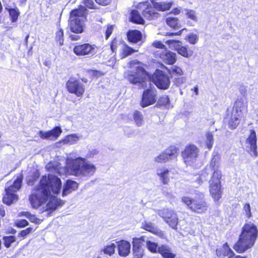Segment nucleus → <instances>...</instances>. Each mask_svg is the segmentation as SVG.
<instances>
[{
    "label": "nucleus",
    "mask_w": 258,
    "mask_h": 258,
    "mask_svg": "<svg viewBox=\"0 0 258 258\" xmlns=\"http://www.w3.org/2000/svg\"><path fill=\"white\" fill-rule=\"evenodd\" d=\"M61 187L60 179L55 175L42 176L39 184L32 190L29 200L32 207L40 208L41 212L54 211L61 205V201L55 197Z\"/></svg>",
    "instance_id": "f257e3e1"
},
{
    "label": "nucleus",
    "mask_w": 258,
    "mask_h": 258,
    "mask_svg": "<svg viewBox=\"0 0 258 258\" xmlns=\"http://www.w3.org/2000/svg\"><path fill=\"white\" fill-rule=\"evenodd\" d=\"M48 171L57 173L60 175L68 174L87 179L93 176L96 171L95 165L81 157H68L66 159V167L60 166L57 162H50L46 165Z\"/></svg>",
    "instance_id": "f03ea898"
},
{
    "label": "nucleus",
    "mask_w": 258,
    "mask_h": 258,
    "mask_svg": "<svg viewBox=\"0 0 258 258\" xmlns=\"http://www.w3.org/2000/svg\"><path fill=\"white\" fill-rule=\"evenodd\" d=\"M257 236L256 225L250 222L246 223L243 226L239 239L233 248L238 253L244 252L254 245Z\"/></svg>",
    "instance_id": "7ed1b4c3"
},
{
    "label": "nucleus",
    "mask_w": 258,
    "mask_h": 258,
    "mask_svg": "<svg viewBox=\"0 0 258 258\" xmlns=\"http://www.w3.org/2000/svg\"><path fill=\"white\" fill-rule=\"evenodd\" d=\"M142 66L139 61L134 60L130 63L131 70L125 73V77L131 83L138 85L140 88H145L151 85L150 76Z\"/></svg>",
    "instance_id": "20e7f679"
},
{
    "label": "nucleus",
    "mask_w": 258,
    "mask_h": 258,
    "mask_svg": "<svg viewBox=\"0 0 258 258\" xmlns=\"http://www.w3.org/2000/svg\"><path fill=\"white\" fill-rule=\"evenodd\" d=\"M244 108L243 101L238 100L232 109L227 110L225 119L230 129L234 130L238 126L243 116V110Z\"/></svg>",
    "instance_id": "39448f33"
},
{
    "label": "nucleus",
    "mask_w": 258,
    "mask_h": 258,
    "mask_svg": "<svg viewBox=\"0 0 258 258\" xmlns=\"http://www.w3.org/2000/svg\"><path fill=\"white\" fill-rule=\"evenodd\" d=\"M86 11L85 7H81L71 12L69 25L72 32L77 34L83 32Z\"/></svg>",
    "instance_id": "423d86ee"
},
{
    "label": "nucleus",
    "mask_w": 258,
    "mask_h": 258,
    "mask_svg": "<svg viewBox=\"0 0 258 258\" xmlns=\"http://www.w3.org/2000/svg\"><path fill=\"white\" fill-rule=\"evenodd\" d=\"M22 178V175H20L14 181L13 185H10L7 188H6V194L4 196L3 199V202L5 204L8 205H10L13 203L17 201L18 197L17 195L15 194V192H16L20 189L21 187Z\"/></svg>",
    "instance_id": "0eeeda50"
},
{
    "label": "nucleus",
    "mask_w": 258,
    "mask_h": 258,
    "mask_svg": "<svg viewBox=\"0 0 258 258\" xmlns=\"http://www.w3.org/2000/svg\"><path fill=\"white\" fill-rule=\"evenodd\" d=\"M181 202L191 211L198 214L206 213L209 207L208 204L202 199H191L184 196L181 198Z\"/></svg>",
    "instance_id": "6e6552de"
},
{
    "label": "nucleus",
    "mask_w": 258,
    "mask_h": 258,
    "mask_svg": "<svg viewBox=\"0 0 258 258\" xmlns=\"http://www.w3.org/2000/svg\"><path fill=\"white\" fill-rule=\"evenodd\" d=\"M157 214L171 228L173 229H176L178 223L176 212L171 209H164L162 210H158Z\"/></svg>",
    "instance_id": "1a4fd4ad"
},
{
    "label": "nucleus",
    "mask_w": 258,
    "mask_h": 258,
    "mask_svg": "<svg viewBox=\"0 0 258 258\" xmlns=\"http://www.w3.org/2000/svg\"><path fill=\"white\" fill-rule=\"evenodd\" d=\"M199 155V148L194 145H189L185 147L182 152L184 163L187 165H192L196 162Z\"/></svg>",
    "instance_id": "9d476101"
},
{
    "label": "nucleus",
    "mask_w": 258,
    "mask_h": 258,
    "mask_svg": "<svg viewBox=\"0 0 258 258\" xmlns=\"http://www.w3.org/2000/svg\"><path fill=\"white\" fill-rule=\"evenodd\" d=\"M219 173L216 172L214 176H212L210 182V191L212 198L215 201H218L222 196V191L221 190L220 179Z\"/></svg>",
    "instance_id": "9b49d317"
},
{
    "label": "nucleus",
    "mask_w": 258,
    "mask_h": 258,
    "mask_svg": "<svg viewBox=\"0 0 258 258\" xmlns=\"http://www.w3.org/2000/svg\"><path fill=\"white\" fill-rule=\"evenodd\" d=\"M178 149L175 146H170L163 152L155 156L154 161L158 163H165L169 160L175 159L178 155Z\"/></svg>",
    "instance_id": "f8f14e48"
},
{
    "label": "nucleus",
    "mask_w": 258,
    "mask_h": 258,
    "mask_svg": "<svg viewBox=\"0 0 258 258\" xmlns=\"http://www.w3.org/2000/svg\"><path fill=\"white\" fill-rule=\"evenodd\" d=\"M153 82L160 89H167L170 84L169 78L162 71L156 70L153 75Z\"/></svg>",
    "instance_id": "ddd939ff"
},
{
    "label": "nucleus",
    "mask_w": 258,
    "mask_h": 258,
    "mask_svg": "<svg viewBox=\"0 0 258 258\" xmlns=\"http://www.w3.org/2000/svg\"><path fill=\"white\" fill-rule=\"evenodd\" d=\"M157 91L155 87L145 90L143 93L140 104L142 107H146L154 104L157 100Z\"/></svg>",
    "instance_id": "4468645a"
},
{
    "label": "nucleus",
    "mask_w": 258,
    "mask_h": 258,
    "mask_svg": "<svg viewBox=\"0 0 258 258\" xmlns=\"http://www.w3.org/2000/svg\"><path fill=\"white\" fill-rule=\"evenodd\" d=\"M68 91L78 97L82 96L85 92L84 85L78 80L71 78L66 84Z\"/></svg>",
    "instance_id": "2eb2a0df"
},
{
    "label": "nucleus",
    "mask_w": 258,
    "mask_h": 258,
    "mask_svg": "<svg viewBox=\"0 0 258 258\" xmlns=\"http://www.w3.org/2000/svg\"><path fill=\"white\" fill-rule=\"evenodd\" d=\"M148 2L140 3L138 5V9L142 11V14L147 19L152 20L158 17L159 14L151 7H149Z\"/></svg>",
    "instance_id": "dca6fc26"
},
{
    "label": "nucleus",
    "mask_w": 258,
    "mask_h": 258,
    "mask_svg": "<svg viewBox=\"0 0 258 258\" xmlns=\"http://www.w3.org/2000/svg\"><path fill=\"white\" fill-rule=\"evenodd\" d=\"M96 48L94 45L85 43L75 46L74 48V53L78 55H93L96 53Z\"/></svg>",
    "instance_id": "f3484780"
},
{
    "label": "nucleus",
    "mask_w": 258,
    "mask_h": 258,
    "mask_svg": "<svg viewBox=\"0 0 258 258\" xmlns=\"http://www.w3.org/2000/svg\"><path fill=\"white\" fill-rule=\"evenodd\" d=\"M158 55L164 63L168 64H173L176 61V54L167 49L159 52Z\"/></svg>",
    "instance_id": "a211bd4d"
},
{
    "label": "nucleus",
    "mask_w": 258,
    "mask_h": 258,
    "mask_svg": "<svg viewBox=\"0 0 258 258\" xmlns=\"http://www.w3.org/2000/svg\"><path fill=\"white\" fill-rule=\"evenodd\" d=\"M116 243L119 255L121 257H126L131 252V243L124 240H120Z\"/></svg>",
    "instance_id": "6ab92c4d"
},
{
    "label": "nucleus",
    "mask_w": 258,
    "mask_h": 258,
    "mask_svg": "<svg viewBox=\"0 0 258 258\" xmlns=\"http://www.w3.org/2000/svg\"><path fill=\"white\" fill-rule=\"evenodd\" d=\"M62 131L60 127L56 126L48 132L39 131V135L42 139L55 140L61 134Z\"/></svg>",
    "instance_id": "aec40b11"
},
{
    "label": "nucleus",
    "mask_w": 258,
    "mask_h": 258,
    "mask_svg": "<svg viewBox=\"0 0 258 258\" xmlns=\"http://www.w3.org/2000/svg\"><path fill=\"white\" fill-rule=\"evenodd\" d=\"M247 147L249 148V151L252 156H256V138L254 131H250L249 136L246 140Z\"/></svg>",
    "instance_id": "412c9836"
},
{
    "label": "nucleus",
    "mask_w": 258,
    "mask_h": 258,
    "mask_svg": "<svg viewBox=\"0 0 258 258\" xmlns=\"http://www.w3.org/2000/svg\"><path fill=\"white\" fill-rule=\"evenodd\" d=\"M220 161V156L217 153H214L210 165L207 166L212 171V176H214V174L216 172L219 173L220 176H221V171L219 170Z\"/></svg>",
    "instance_id": "4be33fe9"
},
{
    "label": "nucleus",
    "mask_w": 258,
    "mask_h": 258,
    "mask_svg": "<svg viewBox=\"0 0 258 258\" xmlns=\"http://www.w3.org/2000/svg\"><path fill=\"white\" fill-rule=\"evenodd\" d=\"M233 251L230 249L227 243H225L223 246L216 250V254L219 258H228L233 254Z\"/></svg>",
    "instance_id": "5701e85b"
},
{
    "label": "nucleus",
    "mask_w": 258,
    "mask_h": 258,
    "mask_svg": "<svg viewBox=\"0 0 258 258\" xmlns=\"http://www.w3.org/2000/svg\"><path fill=\"white\" fill-rule=\"evenodd\" d=\"M142 227L144 229L157 235L161 236L163 234L162 232L158 229L154 223L150 221H145L142 224Z\"/></svg>",
    "instance_id": "b1692460"
},
{
    "label": "nucleus",
    "mask_w": 258,
    "mask_h": 258,
    "mask_svg": "<svg viewBox=\"0 0 258 258\" xmlns=\"http://www.w3.org/2000/svg\"><path fill=\"white\" fill-rule=\"evenodd\" d=\"M157 175L159 177L160 180L164 184H167L169 181V170L165 167L158 168L156 171Z\"/></svg>",
    "instance_id": "393cba45"
},
{
    "label": "nucleus",
    "mask_w": 258,
    "mask_h": 258,
    "mask_svg": "<svg viewBox=\"0 0 258 258\" xmlns=\"http://www.w3.org/2000/svg\"><path fill=\"white\" fill-rule=\"evenodd\" d=\"M78 187V183L77 182L73 180H67L63 187L62 196H67L73 191L76 190Z\"/></svg>",
    "instance_id": "a878e982"
},
{
    "label": "nucleus",
    "mask_w": 258,
    "mask_h": 258,
    "mask_svg": "<svg viewBox=\"0 0 258 258\" xmlns=\"http://www.w3.org/2000/svg\"><path fill=\"white\" fill-rule=\"evenodd\" d=\"M153 7L157 10L160 11H165L168 10L172 6V2H155L154 0H150Z\"/></svg>",
    "instance_id": "bb28decb"
},
{
    "label": "nucleus",
    "mask_w": 258,
    "mask_h": 258,
    "mask_svg": "<svg viewBox=\"0 0 258 258\" xmlns=\"http://www.w3.org/2000/svg\"><path fill=\"white\" fill-rule=\"evenodd\" d=\"M142 35L141 32L137 30H132L128 31L127 38L128 40L133 43H137L142 39Z\"/></svg>",
    "instance_id": "cd10ccee"
},
{
    "label": "nucleus",
    "mask_w": 258,
    "mask_h": 258,
    "mask_svg": "<svg viewBox=\"0 0 258 258\" xmlns=\"http://www.w3.org/2000/svg\"><path fill=\"white\" fill-rule=\"evenodd\" d=\"M158 252L164 258H174L175 254L171 252V248L167 245H162L158 249Z\"/></svg>",
    "instance_id": "c85d7f7f"
},
{
    "label": "nucleus",
    "mask_w": 258,
    "mask_h": 258,
    "mask_svg": "<svg viewBox=\"0 0 258 258\" xmlns=\"http://www.w3.org/2000/svg\"><path fill=\"white\" fill-rule=\"evenodd\" d=\"M82 138V136L79 134H73L67 136L62 140V142L63 144L73 145L76 144L78 141Z\"/></svg>",
    "instance_id": "c756f323"
},
{
    "label": "nucleus",
    "mask_w": 258,
    "mask_h": 258,
    "mask_svg": "<svg viewBox=\"0 0 258 258\" xmlns=\"http://www.w3.org/2000/svg\"><path fill=\"white\" fill-rule=\"evenodd\" d=\"M116 245L111 241L107 242L101 249V252L109 256L112 255L115 252Z\"/></svg>",
    "instance_id": "7c9ffc66"
},
{
    "label": "nucleus",
    "mask_w": 258,
    "mask_h": 258,
    "mask_svg": "<svg viewBox=\"0 0 258 258\" xmlns=\"http://www.w3.org/2000/svg\"><path fill=\"white\" fill-rule=\"evenodd\" d=\"M166 23L171 28L174 29H178L181 27L179 20L175 17H167L166 19Z\"/></svg>",
    "instance_id": "2f4dec72"
},
{
    "label": "nucleus",
    "mask_w": 258,
    "mask_h": 258,
    "mask_svg": "<svg viewBox=\"0 0 258 258\" xmlns=\"http://www.w3.org/2000/svg\"><path fill=\"white\" fill-rule=\"evenodd\" d=\"M130 19L132 22L137 24H142L144 21L138 11L136 10H133L131 12Z\"/></svg>",
    "instance_id": "473e14b6"
},
{
    "label": "nucleus",
    "mask_w": 258,
    "mask_h": 258,
    "mask_svg": "<svg viewBox=\"0 0 258 258\" xmlns=\"http://www.w3.org/2000/svg\"><path fill=\"white\" fill-rule=\"evenodd\" d=\"M133 119L138 126H141L144 124L143 116L139 111H135L133 113Z\"/></svg>",
    "instance_id": "72a5a7b5"
},
{
    "label": "nucleus",
    "mask_w": 258,
    "mask_h": 258,
    "mask_svg": "<svg viewBox=\"0 0 258 258\" xmlns=\"http://www.w3.org/2000/svg\"><path fill=\"white\" fill-rule=\"evenodd\" d=\"M158 104L160 106H164L166 108H170L172 106L170 104V99L167 95H163L158 100Z\"/></svg>",
    "instance_id": "f704fd0d"
},
{
    "label": "nucleus",
    "mask_w": 258,
    "mask_h": 258,
    "mask_svg": "<svg viewBox=\"0 0 258 258\" xmlns=\"http://www.w3.org/2000/svg\"><path fill=\"white\" fill-rule=\"evenodd\" d=\"M176 51H177L178 54L185 57H189L192 55V53L188 52L187 48L183 46L182 44H180L179 46L177 47Z\"/></svg>",
    "instance_id": "c9c22d12"
},
{
    "label": "nucleus",
    "mask_w": 258,
    "mask_h": 258,
    "mask_svg": "<svg viewBox=\"0 0 258 258\" xmlns=\"http://www.w3.org/2000/svg\"><path fill=\"white\" fill-rule=\"evenodd\" d=\"M191 180V186L193 187H198L200 186L203 183V180H202L200 178V176L199 174L195 175L192 176V178L190 179Z\"/></svg>",
    "instance_id": "e433bc0d"
},
{
    "label": "nucleus",
    "mask_w": 258,
    "mask_h": 258,
    "mask_svg": "<svg viewBox=\"0 0 258 258\" xmlns=\"http://www.w3.org/2000/svg\"><path fill=\"white\" fill-rule=\"evenodd\" d=\"M9 12L12 18V21L13 22H16L20 15V12L18 9L17 8L14 9L11 8L9 9Z\"/></svg>",
    "instance_id": "4c0bfd02"
},
{
    "label": "nucleus",
    "mask_w": 258,
    "mask_h": 258,
    "mask_svg": "<svg viewBox=\"0 0 258 258\" xmlns=\"http://www.w3.org/2000/svg\"><path fill=\"white\" fill-rule=\"evenodd\" d=\"M165 42L166 44L169 45L170 48H173L175 50H177V47H178L180 44H182V42L180 41L172 39L166 40Z\"/></svg>",
    "instance_id": "58836bf2"
},
{
    "label": "nucleus",
    "mask_w": 258,
    "mask_h": 258,
    "mask_svg": "<svg viewBox=\"0 0 258 258\" xmlns=\"http://www.w3.org/2000/svg\"><path fill=\"white\" fill-rule=\"evenodd\" d=\"M16 238L14 236H7L3 237L5 246L9 248L11 246L12 243L16 241Z\"/></svg>",
    "instance_id": "ea45409f"
},
{
    "label": "nucleus",
    "mask_w": 258,
    "mask_h": 258,
    "mask_svg": "<svg viewBox=\"0 0 258 258\" xmlns=\"http://www.w3.org/2000/svg\"><path fill=\"white\" fill-rule=\"evenodd\" d=\"M145 239L144 237H141L140 238H135L133 239V249L141 248L142 242H145Z\"/></svg>",
    "instance_id": "a19ab883"
},
{
    "label": "nucleus",
    "mask_w": 258,
    "mask_h": 258,
    "mask_svg": "<svg viewBox=\"0 0 258 258\" xmlns=\"http://www.w3.org/2000/svg\"><path fill=\"white\" fill-rule=\"evenodd\" d=\"M146 242V246L148 249L152 252H156L158 251V245L156 243L152 242L150 240H147Z\"/></svg>",
    "instance_id": "79ce46f5"
},
{
    "label": "nucleus",
    "mask_w": 258,
    "mask_h": 258,
    "mask_svg": "<svg viewBox=\"0 0 258 258\" xmlns=\"http://www.w3.org/2000/svg\"><path fill=\"white\" fill-rule=\"evenodd\" d=\"M55 40L59 44V45H62L63 44V30L60 28L56 32Z\"/></svg>",
    "instance_id": "37998d69"
},
{
    "label": "nucleus",
    "mask_w": 258,
    "mask_h": 258,
    "mask_svg": "<svg viewBox=\"0 0 258 258\" xmlns=\"http://www.w3.org/2000/svg\"><path fill=\"white\" fill-rule=\"evenodd\" d=\"M185 39L190 44H195L197 42L199 37L197 35L191 33L186 36Z\"/></svg>",
    "instance_id": "c03bdc74"
},
{
    "label": "nucleus",
    "mask_w": 258,
    "mask_h": 258,
    "mask_svg": "<svg viewBox=\"0 0 258 258\" xmlns=\"http://www.w3.org/2000/svg\"><path fill=\"white\" fill-rule=\"evenodd\" d=\"M169 73L171 75H176L177 76H182L183 74V71L180 67L176 66H173L169 70Z\"/></svg>",
    "instance_id": "a18cd8bd"
},
{
    "label": "nucleus",
    "mask_w": 258,
    "mask_h": 258,
    "mask_svg": "<svg viewBox=\"0 0 258 258\" xmlns=\"http://www.w3.org/2000/svg\"><path fill=\"white\" fill-rule=\"evenodd\" d=\"M210 172H212L211 170H210L208 167H206L204 170L202 171L200 174H199L200 176V178L202 180H203V182L208 179Z\"/></svg>",
    "instance_id": "49530a36"
},
{
    "label": "nucleus",
    "mask_w": 258,
    "mask_h": 258,
    "mask_svg": "<svg viewBox=\"0 0 258 258\" xmlns=\"http://www.w3.org/2000/svg\"><path fill=\"white\" fill-rule=\"evenodd\" d=\"M213 137L212 134L208 133L206 134V143L207 144V148L209 149H211L213 145Z\"/></svg>",
    "instance_id": "de8ad7c7"
},
{
    "label": "nucleus",
    "mask_w": 258,
    "mask_h": 258,
    "mask_svg": "<svg viewBox=\"0 0 258 258\" xmlns=\"http://www.w3.org/2000/svg\"><path fill=\"white\" fill-rule=\"evenodd\" d=\"M135 51H136V50H135V49H133V48L127 46H124L123 49V56H122V57H125L127 56L128 55L132 54Z\"/></svg>",
    "instance_id": "09e8293b"
},
{
    "label": "nucleus",
    "mask_w": 258,
    "mask_h": 258,
    "mask_svg": "<svg viewBox=\"0 0 258 258\" xmlns=\"http://www.w3.org/2000/svg\"><path fill=\"white\" fill-rule=\"evenodd\" d=\"M28 222L25 219L18 220L16 221L15 225L17 227L19 228H23L28 225Z\"/></svg>",
    "instance_id": "8fccbe9b"
},
{
    "label": "nucleus",
    "mask_w": 258,
    "mask_h": 258,
    "mask_svg": "<svg viewBox=\"0 0 258 258\" xmlns=\"http://www.w3.org/2000/svg\"><path fill=\"white\" fill-rule=\"evenodd\" d=\"M94 0H83L84 4L90 9H94L95 7Z\"/></svg>",
    "instance_id": "3c124183"
},
{
    "label": "nucleus",
    "mask_w": 258,
    "mask_h": 258,
    "mask_svg": "<svg viewBox=\"0 0 258 258\" xmlns=\"http://www.w3.org/2000/svg\"><path fill=\"white\" fill-rule=\"evenodd\" d=\"M243 210L245 213L246 217L247 218H250L251 216L250 205L249 204H245L244 205Z\"/></svg>",
    "instance_id": "603ef678"
},
{
    "label": "nucleus",
    "mask_w": 258,
    "mask_h": 258,
    "mask_svg": "<svg viewBox=\"0 0 258 258\" xmlns=\"http://www.w3.org/2000/svg\"><path fill=\"white\" fill-rule=\"evenodd\" d=\"M186 15H187L188 18L193 20H197V16L196 15V13L195 11L192 10H186Z\"/></svg>",
    "instance_id": "864d4df0"
},
{
    "label": "nucleus",
    "mask_w": 258,
    "mask_h": 258,
    "mask_svg": "<svg viewBox=\"0 0 258 258\" xmlns=\"http://www.w3.org/2000/svg\"><path fill=\"white\" fill-rule=\"evenodd\" d=\"M135 258H141L143 255V250L141 248L133 249Z\"/></svg>",
    "instance_id": "5fc2aeb1"
},
{
    "label": "nucleus",
    "mask_w": 258,
    "mask_h": 258,
    "mask_svg": "<svg viewBox=\"0 0 258 258\" xmlns=\"http://www.w3.org/2000/svg\"><path fill=\"white\" fill-rule=\"evenodd\" d=\"M153 45L156 48L166 49V46L164 45L160 41H154Z\"/></svg>",
    "instance_id": "6e6d98bb"
},
{
    "label": "nucleus",
    "mask_w": 258,
    "mask_h": 258,
    "mask_svg": "<svg viewBox=\"0 0 258 258\" xmlns=\"http://www.w3.org/2000/svg\"><path fill=\"white\" fill-rule=\"evenodd\" d=\"M32 231V228L29 227L25 230H22L19 234L22 237H25Z\"/></svg>",
    "instance_id": "4d7b16f0"
},
{
    "label": "nucleus",
    "mask_w": 258,
    "mask_h": 258,
    "mask_svg": "<svg viewBox=\"0 0 258 258\" xmlns=\"http://www.w3.org/2000/svg\"><path fill=\"white\" fill-rule=\"evenodd\" d=\"M98 153L96 149H92L88 152V153L86 155V158H93L95 155Z\"/></svg>",
    "instance_id": "13d9d810"
},
{
    "label": "nucleus",
    "mask_w": 258,
    "mask_h": 258,
    "mask_svg": "<svg viewBox=\"0 0 258 258\" xmlns=\"http://www.w3.org/2000/svg\"><path fill=\"white\" fill-rule=\"evenodd\" d=\"M29 220L31 222L35 223H39L40 220L38 219L35 215H32L31 213L30 214V216H29L28 218Z\"/></svg>",
    "instance_id": "bf43d9fd"
},
{
    "label": "nucleus",
    "mask_w": 258,
    "mask_h": 258,
    "mask_svg": "<svg viewBox=\"0 0 258 258\" xmlns=\"http://www.w3.org/2000/svg\"><path fill=\"white\" fill-rule=\"evenodd\" d=\"M113 29V25L108 26L107 27V30H106V33H105L106 39H108V37L110 36V35L111 34V33L112 32Z\"/></svg>",
    "instance_id": "052dcab7"
},
{
    "label": "nucleus",
    "mask_w": 258,
    "mask_h": 258,
    "mask_svg": "<svg viewBox=\"0 0 258 258\" xmlns=\"http://www.w3.org/2000/svg\"><path fill=\"white\" fill-rule=\"evenodd\" d=\"M186 30V29L184 28V29H181V30L179 31L178 32H176V33H169V32H167L165 35L166 36H173V35H176V36H180L181 35V34H182V32Z\"/></svg>",
    "instance_id": "680f3d73"
},
{
    "label": "nucleus",
    "mask_w": 258,
    "mask_h": 258,
    "mask_svg": "<svg viewBox=\"0 0 258 258\" xmlns=\"http://www.w3.org/2000/svg\"><path fill=\"white\" fill-rule=\"evenodd\" d=\"M95 2L99 4L102 5H107L110 3L111 0H95Z\"/></svg>",
    "instance_id": "e2e57ef3"
},
{
    "label": "nucleus",
    "mask_w": 258,
    "mask_h": 258,
    "mask_svg": "<svg viewBox=\"0 0 258 258\" xmlns=\"http://www.w3.org/2000/svg\"><path fill=\"white\" fill-rule=\"evenodd\" d=\"M228 258H246L245 256H242L239 255H236L234 252H233V254L231 255V256H230Z\"/></svg>",
    "instance_id": "0e129e2a"
},
{
    "label": "nucleus",
    "mask_w": 258,
    "mask_h": 258,
    "mask_svg": "<svg viewBox=\"0 0 258 258\" xmlns=\"http://www.w3.org/2000/svg\"><path fill=\"white\" fill-rule=\"evenodd\" d=\"M180 12V8H176L172 10V13L175 15L179 14Z\"/></svg>",
    "instance_id": "69168bd1"
},
{
    "label": "nucleus",
    "mask_w": 258,
    "mask_h": 258,
    "mask_svg": "<svg viewBox=\"0 0 258 258\" xmlns=\"http://www.w3.org/2000/svg\"><path fill=\"white\" fill-rule=\"evenodd\" d=\"M70 37L72 40H78L80 38L79 36L73 34L71 35Z\"/></svg>",
    "instance_id": "338daca9"
},
{
    "label": "nucleus",
    "mask_w": 258,
    "mask_h": 258,
    "mask_svg": "<svg viewBox=\"0 0 258 258\" xmlns=\"http://www.w3.org/2000/svg\"><path fill=\"white\" fill-rule=\"evenodd\" d=\"M30 213L29 212H22L20 213V216H24L26 218H28L29 216H30Z\"/></svg>",
    "instance_id": "774afa93"
}]
</instances>
